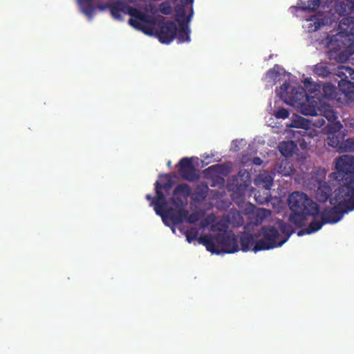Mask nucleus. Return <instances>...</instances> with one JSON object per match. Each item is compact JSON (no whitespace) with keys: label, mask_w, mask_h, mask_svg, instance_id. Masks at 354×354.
Segmentation results:
<instances>
[{"label":"nucleus","mask_w":354,"mask_h":354,"mask_svg":"<svg viewBox=\"0 0 354 354\" xmlns=\"http://www.w3.org/2000/svg\"><path fill=\"white\" fill-rule=\"evenodd\" d=\"M336 171L331 174L340 186L336 189L335 200L346 201L354 209V156L343 155L335 159Z\"/></svg>","instance_id":"obj_1"},{"label":"nucleus","mask_w":354,"mask_h":354,"mask_svg":"<svg viewBox=\"0 0 354 354\" xmlns=\"http://www.w3.org/2000/svg\"><path fill=\"white\" fill-rule=\"evenodd\" d=\"M147 22H141L142 29H138L149 35H156L162 44H169L176 37L177 26L174 21H165L162 16L152 17L149 15Z\"/></svg>","instance_id":"obj_2"},{"label":"nucleus","mask_w":354,"mask_h":354,"mask_svg":"<svg viewBox=\"0 0 354 354\" xmlns=\"http://www.w3.org/2000/svg\"><path fill=\"white\" fill-rule=\"evenodd\" d=\"M198 242L212 254H219L221 252L234 253L239 250L237 238L232 233H218L214 236L211 234L201 235Z\"/></svg>","instance_id":"obj_3"},{"label":"nucleus","mask_w":354,"mask_h":354,"mask_svg":"<svg viewBox=\"0 0 354 354\" xmlns=\"http://www.w3.org/2000/svg\"><path fill=\"white\" fill-rule=\"evenodd\" d=\"M169 204L170 206L167 205L159 215L164 224L171 226L182 223L189 214V211L185 208L187 201H184L180 197H171Z\"/></svg>","instance_id":"obj_4"},{"label":"nucleus","mask_w":354,"mask_h":354,"mask_svg":"<svg viewBox=\"0 0 354 354\" xmlns=\"http://www.w3.org/2000/svg\"><path fill=\"white\" fill-rule=\"evenodd\" d=\"M110 12L112 17L117 20H122V14H127L131 17L129 20V24L136 28L142 29L140 22H147L149 15L142 12L136 8L129 6L127 3L118 1L110 6Z\"/></svg>","instance_id":"obj_5"},{"label":"nucleus","mask_w":354,"mask_h":354,"mask_svg":"<svg viewBox=\"0 0 354 354\" xmlns=\"http://www.w3.org/2000/svg\"><path fill=\"white\" fill-rule=\"evenodd\" d=\"M333 78L337 82L338 88L344 95L347 104L354 102V69L343 65L337 68Z\"/></svg>","instance_id":"obj_6"},{"label":"nucleus","mask_w":354,"mask_h":354,"mask_svg":"<svg viewBox=\"0 0 354 354\" xmlns=\"http://www.w3.org/2000/svg\"><path fill=\"white\" fill-rule=\"evenodd\" d=\"M257 234L259 235V241L253 248L255 252L281 246L286 242V239H279V232L274 226H262Z\"/></svg>","instance_id":"obj_7"},{"label":"nucleus","mask_w":354,"mask_h":354,"mask_svg":"<svg viewBox=\"0 0 354 354\" xmlns=\"http://www.w3.org/2000/svg\"><path fill=\"white\" fill-rule=\"evenodd\" d=\"M288 205L292 212H302L314 216L319 214V205L303 192H292L288 197Z\"/></svg>","instance_id":"obj_8"},{"label":"nucleus","mask_w":354,"mask_h":354,"mask_svg":"<svg viewBox=\"0 0 354 354\" xmlns=\"http://www.w3.org/2000/svg\"><path fill=\"white\" fill-rule=\"evenodd\" d=\"M336 189L334 192V196L330 198V203L333 205L334 206L332 207H326L324 208L320 212V217L326 223L334 224L339 221L344 214L346 212L343 210L342 207H345L348 210H353L354 209L351 208V205L346 201L340 202L341 199L335 198L337 196Z\"/></svg>","instance_id":"obj_9"},{"label":"nucleus","mask_w":354,"mask_h":354,"mask_svg":"<svg viewBox=\"0 0 354 354\" xmlns=\"http://www.w3.org/2000/svg\"><path fill=\"white\" fill-rule=\"evenodd\" d=\"M322 8L323 12L325 13V17L330 19L331 21L336 19V15L344 16L354 11L351 0H327Z\"/></svg>","instance_id":"obj_10"},{"label":"nucleus","mask_w":354,"mask_h":354,"mask_svg":"<svg viewBox=\"0 0 354 354\" xmlns=\"http://www.w3.org/2000/svg\"><path fill=\"white\" fill-rule=\"evenodd\" d=\"M299 92L294 93L295 88L292 89V99L301 104V112L304 115L314 116L318 115L320 108L317 107V102L314 100L310 101V97L306 94V90L304 88H299Z\"/></svg>","instance_id":"obj_11"},{"label":"nucleus","mask_w":354,"mask_h":354,"mask_svg":"<svg viewBox=\"0 0 354 354\" xmlns=\"http://www.w3.org/2000/svg\"><path fill=\"white\" fill-rule=\"evenodd\" d=\"M304 88L310 94H314L316 96L317 92H320L322 89V95L324 97L334 100L337 95V87L331 83H326L323 85L315 84L311 80V78H306L304 82Z\"/></svg>","instance_id":"obj_12"},{"label":"nucleus","mask_w":354,"mask_h":354,"mask_svg":"<svg viewBox=\"0 0 354 354\" xmlns=\"http://www.w3.org/2000/svg\"><path fill=\"white\" fill-rule=\"evenodd\" d=\"M178 165V172L183 179L189 181H194L198 178L196 169L193 165L191 158L187 157L181 158Z\"/></svg>","instance_id":"obj_13"},{"label":"nucleus","mask_w":354,"mask_h":354,"mask_svg":"<svg viewBox=\"0 0 354 354\" xmlns=\"http://www.w3.org/2000/svg\"><path fill=\"white\" fill-rule=\"evenodd\" d=\"M160 187V183L157 180L155 183V192L156 197L155 200H153V205L154 206V210L157 215H160V212L165 209V207L169 204V201L166 199L164 193Z\"/></svg>","instance_id":"obj_14"},{"label":"nucleus","mask_w":354,"mask_h":354,"mask_svg":"<svg viewBox=\"0 0 354 354\" xmlns=\"http://www.w3.org/2000/svg\"><path fill=\"white\" fill-rule=\"evenodd\" d=\"M297 122L298 124H295L294 127H302L304 129H308L310 125L317 128H321L326 124L324 118L319 112L318 113V115H314L313 118L309 120H307L302 117H299Z\"/></svg>","instance_id":"obj_15"},{"label":"nucleus","mask_w":354,"mask_h":354,"mask_svg":"<svg viewBox=\"0 0 354 354\" xmlns=\"http://www.w3.org/2000/svg\"><path fill=\"white\" fill-rule=\"evenodd\" d=\"M259 235L257 233L250 234L244 233L240 237V244L241 250L247 252L250 250L253 251V248L259 241Z\"/></svg>","instance_id":"obj_16"},{"label":"nucleus","mask_w":354,"mask_h":354,"mask_svg":"<svg viewBox=\"0 0 354 354\" xmlns=\"http://www.w3.org/2000/svg\"><path fill=\"white\" fill-rule=\"evenodd\" d=\"M333 189L326 182L320 183L316 191V198L321 203L326 202L332 195Z\"/></svg>","instance_id":"obj_17"},{"label":"nucleus","mask_w":354,"mask_h":354,"mask_svg":"<svg viewBox=\"0 0 354 354\" xmlns=\"http://www.w3.org/2000/svg\"><path fill=\"white\" fill-rule=\"evenodd\" d=\"M339 33L348 36L354 35V17L343 18L339 24Z\"/></svg>","instance_id":"obj_18"},{"label":"nucleus","mask_w":354,"mask_h":354,"mask_svg":"<svg viewBox=\"0 0 354 354\" xmlns=\"http://www.w3.org/2000/svg\"><path fill=\"white\" fill-rule=\"evenodd\" d=\"M318 214H316L315 216H312L313 217V221L309 223V225L306 227L302 229L298 232V235L301 236L303 234H310L312 233L316 232L318 230H319L324 224L325 223L322 219L320 218V220H317Z\"/></svg>","instance_id":"obj_19"},{"label":"nucleus","mask_w":354,"mask_h":354,"mask_svg":"<svg viewBox=\"0 0 354 354\" xmlns=\"http://www.w3.org/2000/svg\"><path fill=\"white\" fill-rule=\"evenodd\" d=\"M189 21H186V22H180L178 23L179 29L176 30V35L178 42L183 43L185 41H190V30L188 26V23Z\"/></svg>","instance_id":"obj_20"},{"label":"nucleus","mask_w":354,"mask_h":354,"mask_svg":"<svg viewBox=\"0 0 354 354\" xmlns=\"http://www.w3.org/2000/svg\"><path fill=\"white\" fill-rule=\"evenodd\" d=\"M320 2V0H299L297 6L291 7V9L314 11L319 6Z\"/></svg>","instance_id":"obj_21"},{"label":"nucleus","mask_w":354,"mask_h":354,"mask_svg":"<svg viewBox=\"0 0 354 354\" xmlns=\"http://www.w3.org/2000/svg\"><path fill=\"white\" fill-rule=\"evenodd\" d=\"M278 148L282 156L288 158L293 156L297 145L293 141H283L279 143Z\"/></svg>","instance_id":"obj_22"},{"label":"nucleus","mask_w":354,"mask_h":354,"mask_svg":"<svg viewBox=\"0 0 354 354\" xmlns=\"http://www.w3.org/2000/svg\"><path fill=\"white\" fill-rule=\"evenodd\" d=\"M78 4L81 12L89 19H92L95 10L93 4V0H78Z\"/></svg>","instance_id":"obj_23"},{"label":"nucleus","mask_w":354,"mask_h":354,"mask_svg":"<svg viewBox=\"0 0 354 354\" xmlns=\"http://www.w3.org/2000/svg\"><path fill=\"white\" fill-rule=\"evenodd\" d=\"M344 139V133H339V135L337 133H330L327 135L326 142L329 146L335 148L337 151H339V147L342 146Z\"/></svg>","instance_id":"obj_24"},{"label":"nucleus","mask_w":354,"mask_h":354,"mask_svg":"<svg viewBox=\"0 0 354 354\" xmlns=\"http://www.w3.org/2000/svg\"><path fill=\"white\" fill-rule=\"evenodd\" d=\"M257 185H262L266 189H270L273 184V177L268 172L261 174L256 180Z\"/></svg>","instance_id":"obj_25"},{"label":"nucleus","mask_w":354,"mask_h":354,"mask_svg":"<svg viewBox=\"0 0 354 354\" xmlns=\"http://www.w3.org/2000/svg\"><path fill=\"white\" fill-rule=\"evenodd\" d=\"M324 18H321L317 16H313L310 19H308L307 29L309 32L317 31L322 26L325 25L326 20Z\"/></svg>","instance_id":"obj_26"},{"label":"nucleus","mask_w":354,"mask_h":354,"mask_svg":"<svg viewBox=\"0 0 354 354\" xmlns=\"http://www.w3.org/2000/svg\"><path fill=\"white\" fill-rule=\"evenodd\" d=\"M192 193V189L189 185L186 183H180L178 185L173 192V197H180L182 196L184 197V201H187V198L190 196Z\"/></svg>","instance_id":"obj_27"},{"label":"nucleus","mask_w":354,"mask_h":354,"mask_svg":"<svg viewBox=\"0 0 354 354\" xmlns=\"http://www.w3.org/2000/svg\"><path fill=\"white\" fill-rule=\"evenodd\" d=\"M321 115L326 118L328 122H334L337 120V112H335L333 109L330 105H324L322 109H320Z\"/></svg>","instance_id":"obj_28"},{"label":"nucleus","mask_w":354,"mask_h":354,"mask_svg":"<svg viewBox=\"0 0 354 354\" xmlns=\"http://www.w3.org/2000/svg\"><path fill=\"white\" fill-rule=\"evenodd\" d=\"M313 73L322 77H327L331 73L328 65L326 62H319L315 64L313 68Z\"/></svg>","instance_id":"obj_29"},{"label":"nucleus","mask_w":354,"mask_h":354,"mask_svg":"<svg viewBox=\"0 0 354 354\" xmlns=\"http://www.w3.org/2000/svg\"><path fill=\"white\" fill-rule=\"evenodd\" d=\"M306 216L310 215L302 212H292V213L289 216V221L295 226L301 227L304 224V222L306 219Z\"/></svg>","instance_id":"obj_30"},{"label":"nucleus","mask_w":354,"mask_h":354,"mask_svg":"<svg viewBox=\"0 0 354 354\" xmlns=\"http://www.w3.org/2000/svg\"><path fill=\"white\" fill-rule=\"evenodd\" d=\"M342 128L343 126L341 122L336 120L334 122H328V124L326 126L324 131L326 135L330 133H337L339 135V133H343L342 131Z\"/></svg>","instance_id":"obj_31"},{"label":"nucleus","mask_w":354,"mask_h":354,"mask_svg":"<svg viewBox=\"0 0 354 354\" xmlns=\"http://www.w3.org/2000/svg\"><path fill=\"white\" fill-rule=\"evenodd\" d=\"M187 5L185 4H179L177 5L175 8L176 11V21L178 23L180 22H186L187 17H186V10H187Z\"/></svg>","instance_id":"obj_32"},{"label":"nucleus","mask_w":354,"mask_h":354,"mask_svg":"<svg viewBox=\"0 0 354 354\" xmlns=\"http://www.w3.org/2000/svg\"><path fill=\"white\" fill-rule=\"evenodd\" d=\"M270 211L264 208H259L254 212L256 223H261L263 221L270 215Z\"/></svg>","instance_id":"obj_33"},{"label":"nucleus","mask_w":354,"mask_h":354,"mask_svg":"<svg viewBox=\"0 0 354 354\" xmlns=\"http://www.w3.org/2000/svg\"><path fill=\"white\" fill-rule=\"evenodd\" d=\"M339 151L353 152L354 151V137L343 140L342 146L339 147Z\"/></svg>","instance_id":"obj_34"},{"label":"nucleus","mask_w":354,"mask_h":354,"mask_svg":"<svg viewBox=\"0 0 354 354\" xmlns=\"http://www.w3.org/2000/svg\"><path fill=\"white\" fill-rule=\"evenodd\" d=\"M184 234L186 237V240L188 243H191L192 241L197 240L199 239L198 238V232L196 228H191L189 230H187L184 232Z\"/></svg>","instance_id":"obj_35"},{"label":"nucleus","mask_w":354,"mask_h":354,"mask_svg":"<svg viewBox=\"0 0 354 354\" xmlns=\"http://www.w3.org/2000/svg\"><path fill=\"white\" fill-rule=\"evenodd\" d=\"M279 228L281 232L286 236L283 239H286L287 241L290 236L294 232L292 227L288 223H280Z\"/></svg>","instance_id":"obj_36"},{"label":"nucleus","mask_w":354,"mask_h":354,"mask_svg":"<svg viewBox=\"0 0 354 354\" xmlns=\"http://www.w3.org/2000/svg\"><path fill=\"white\" fill-rule=\"evenodd\" d=\"M280 76V73L279 71V66L274 65L273 68L269 69L266 74V77L267 79H270L271 80L275 81Z\"/></svg>","instance_id":"obj_37"},{"label":"nucleus","mask_w":354,"mask_h":354,"mask_svg":"<svg viewBox=\"0 0 354 354\" xmlns=\"http://www.w3.org/2000/svg\"><path fill=\"white\" fill-rule=\"evenodd\" d=\"M158 10L163 15H170L172 12V7L171 3L167 1H163L159 5Z\"/></svg>","instance_id":"obj_38"},{"label":"nucleus","mask_w":354,"mask_h":354,"mask_svg":"<svg viewBox=\"0 0 354 354\" xmlns=\"http://www.w3.org/2000/svg\"><path fill=\"white\" fill-rule=\"evenodd\" d=\"M223 166L222 165H214L209 167L205 169L206 173H211L212 176H215L222 173Z\"/></svg>","instance_id":"obj_39"},{"label":"nucleus","mask_w":354,"mask_h":354,"mask_svg":"<svg viewBox=\"0 0 354 354\" xmlns=\"http://www.w3.org/2000/svg\"><path fill=\"white\" fill-rule=\"evenodd\" d=\"M274 116L278 119H286L289 117V111L285 108H280L274 113Z\"/></svg>","instance_id":"obj_40"},{"label":"nucleus","mask_w":354,"mask_h":354,"mask_svg":"<svg viewBox=\"0 0 354 354\" xmlns=\"http://www.w3.org/2000/svg\"><path fill=\"white\" fill-rule=\"evenodd\" d=\"M207 187H206V189L198 187L195 192V200H198V201L205 200L207 197Z\"/></svg>","instance_id":"obj_41"},{"label":"nucleus","mask_w":354,"mask_h":354,"mask_svg":"<svg viewBox=\"0 0 354 354\" xmlns=\"http://www.w3.org/2000/svg\"><path fill=\"white\" fill-rule=\"evenodd\" d=\"M165 178V182L160 183L161 189H164L165 191H168L170 189L173 185V182L171 177L168 174L164 175Z\"/></svg>","instance_id":"obj_42"},{"label":"nucleus","mask_w":354,"mask_h":354,"mask_svg":"<svg viewBox=\"0 0 354 354\" xmlns=\"http://www.w3.org/2000/svg\"><path fill=\"white\" fill-rule=\"evenodd\" d=\"M186 218L187 219V222L189 223L195 224L201 218V214L199 212L196 211L190 214H188Z\"/></svg>","instance_id":"obj_43"},{"label":"nucleus","mask_w":354,"mask_h":354,"mask_svg":"<svg viewBox=\"0 0 354 354\" xmlns=\"http://www.w3.org/2000/svg\"><path fill=\"white\" fill-rule=\"evenodd\" d=\"M252 163L255 165H261L263 163V160L259 157H254L252 160Z\"/></svg>","instance_id":"obj_44"},{"label":"nucleus","mask_w":354,"mask_h":354,"mask_svg":"<svg viewBox=\"0 0 354 354\" xmlns=\"http://www.w3.org/2000/svg\"><path fill=\"white\" fill-rule=\"evenodd\" d=\"M289 84L288 83H283L281 86V90L282 91L283 93H287L288 92V89L289 88Z\"/></svg>","instance_id":"obj_45"},{"label":"nucleus","mask_w":354,"mask_h":354,"mask_svg":"<svg viewBox=\"0 0 354 354\" xmlns=\"http://www.w3.org/2000/svg\"><path fill=\"white\" fill-rule=\"evenodd\" d=\"M110 4L109 3H106V4H103V5H99L98 6V9L100 10H104L106 8H109L110 9Z\"/></svg>","instance_id":"obj_46"},{"label":"nucleus","mask_w":354,"mask_h":354,"mask_svg":"<svg viewBox=\"0 0 354 354\" xmlns=\"http://www.w3.org/2000/svg\"><path fill=\"white\" fill-rule=\"evenodd\" d=\"M146 199L147 201H151V204H150L151 206H152V205L153 206V200H155V197L151 196L150 194H147L146 196Z\"/></svg>","instance_id":"obj_47"},{"label":"nucleus","mask_w":354,"mask_h":354,"mask_svg":"<svg viewBox=\"0 0 354 354\" xmlns=\"http://www.w3.org/2000/svg\"><path fill=\"white\" fill-rule=\"evenodd\" d=\"M219 180H221V184H223L224 182V179L221 178H219Z\"/></svg>","instance_id":"obj_48"},{"label":"nucleus","mask_w":354,"mask_h":354,"mask_svg":"<svg viewBox=\"0 0 354 354\" xmlns=\"http://www.w3.org/2000/svg\"><path fill=\"white\" fill-rule=\"evenodd\" d=\"M351 4H352V6H353V10H354V1H351Z\"/></svg>","instance_id":"obj_49"},{"label":"nucleus","mask_w":354,"mask_h":354,"mask_svg":"<svg viewBox=\"0 0 354 354\" xmlns=\"http://www.w3.org/2000/svg\"><path fill=\"white\" fill-rule=\"evenodd\" d=\"M241 222L239 224H243V218L241 217Z\"/></svg>","instance_id":"obj_50"}]
</instances>
